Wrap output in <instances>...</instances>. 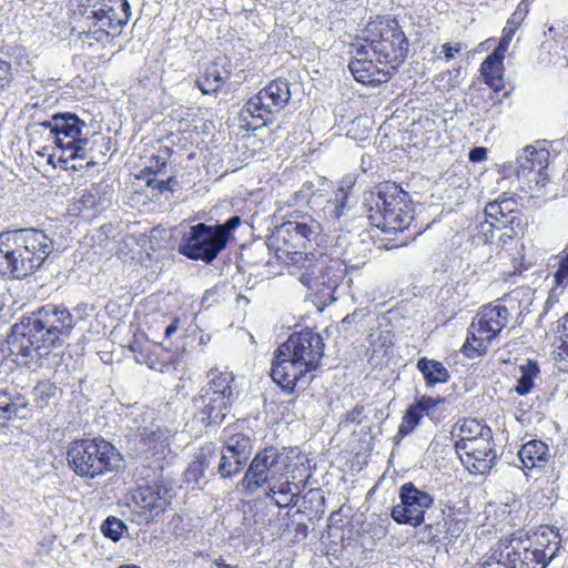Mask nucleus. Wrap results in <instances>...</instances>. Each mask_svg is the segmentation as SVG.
Returning <instances> with one entry per match:
<instances>
[{
  "instance_id": "nucleus-1",
  "label": "nucleus",
  "mask_w": 568,
  "mask_h": 568,
  "mask_svg": "<svg viewBox=\"0 0 568 568\" xmlns=\"http://www.w3.org/2000/svg\"><path fill=\"white\" fill-rule=\"evenodd\" d=\"M74 326L64 306L47 304L11 328L7 343L21 364L38 362L61 347Z\"/></svg>"
},
{
  "instance_id": "nucleus-2",
  "label": "nucleus",
  "mask_w": 568,
  "mask_h": 568,
  "mask_svg": "<svg viewBox=\"0 0 568 568\" xmlns=\"http://www.w3.org/2000/svg\"><path fill=\"white\" fill-rule=\"evenodd\" d=\"M72 30L82 49L120 36L131 17L128 0H72Z\"/></svg>"
},
{
  "instance_id": "nucleus-3",
  "label": "nucleus",
  "mask_w": 568,
  "mask_h": 568,
  "mask_svg": "<svg viewBox=\"0 0 568 568\" xmlns=\"http://www.w3.org/2000/svg\"><path fill=\"white\" fill-rule=\"evenodd\" d=\"M54 251L42 230L18 229L0 234V274L22 278L39 270Z\"/></svg>"
},
{
  "instance_id": "nucleus-4",
  "label": "nucleus",
  "mask_w": 568,
  "mask_h": 568,
  "mask_svg": "<svg viewBox=\"0 0 568 568\" xmlns=\"http://www.w3.org/2000/svg\"><path fill=\"white\" fill-rule=\"evenodd\" d=\"M87 129L84 121L74 113H55L50 120L34 122L28 126L30 143L37 135L51 140L60 151L59 165L64 170L78 171L82 165L70 164L74 160L88 159V165H94L93 156L89 155V139L83 133Z\"/></svg>"
},
{
  "instance_id": "nucleus-5",
  "label": "nucleus",
  "mask_w": 568,
  "mask_h": 568,
  "mask_svg": "<svg viewBox=\"0 0 568 568\" xmlns=\"http://www.w3.org/2000/svg\"><path fill=\"white\" fill-rule=\"evenodd\" d=\"M535 539H501L493 558L507 568H546L559 550L560 536L551 527H545L534 535Z\"/></svg>"
},
{
  "instance_id": "nucleus-6",
  "label": "nucleus",
  "mask_w": 568,
  "mask_h": 568,
  "mask_svg": "<svg viewBox=\"0 0 568 568\" xmlns=\"http://www.w3.org/2000/svg\"><path fill=\"white\" fill-rule=\"evenodd\" d=\"M353 48L358 55L371 52L377 63L394 72L407 57L408 40L396 20L381 19L367 23Z\"/></svg>"
},
{
  "instance_id": "nucleus-7",
  "label": "nucleus",
  "mask_w": 568,
  "mask_h": 568,
  "mask_svg": "<svg viewBox=\"0 0 568 568\" xmlns=\"http://www.w3.org/2000/svg\"><path fill=\"white\" fill-rule=\"evenodd\" d=\"M69 467L81 478L94 479L121 466L120 452L103 437L72 440L67 449Z\"/></svg>"
},
{
  "instance_id": "nucleus-8",
  "label": "nucleus",
  "mask_w": 568,
  "mask_h": 568,
  "mask_svg": "<svg viewBox=\"0 0 568 568\" xmlns=\"http://www.w3.org/2000/svg\"><path fill=\"white\" fill-rule=\"evenodd\" d=\"M367 217L373 226L383 232H403L414 219L408 193L394 183L382 185L372 195Z\"/></svg>"
},
{
  "instance_id": "nucleus-9",
  "label": "nucleus",
  "mask_w": 568,
  "mask_h": 568,
  "mask_svg": "<svg viewBox=\"0 0 568 568\" xmlns=\"http://www.w3.org/2000/svg\"><path fill=\"white\" fill-rule=\"evenodd\" d=\"M508 308L499 303L484 306L473 318L468 336L463 346L464 354L476 358L487 353L509 321Z\"/></svg>"
},
{
  "instance_id": "nucleus-10",
  "label": "nucleus",
  "mask_w": 568,
  "mask_h": 568,
  "mask_svg": "<svg viewBox=\"0 0 568 568\" xmlns=\"http://www.w3.org/2000/svg\"><path fill=\"white\" fill-rule=\"evenodd\" d=\"M284 464L281 453L274 447H267L257 453L250 464L242 485L250 491L256 490L264 484H267V496L278 507L283 504L275 495H284V483L271 485L272 481L283 475Z\"/></svg>"
},
{
  "instance_id": "nucleus-11",
  "label": "nucleus",
  "mask_w": 568,
  "mask_h": 568,
  "mask_svg": "<svg viewBox=\"0 0 568 568\" xmlns=\"http://www.w3.org/2000/svg\"><path fill=\"white\" fill-rule=\"evenodd\" d=\"M282 84L281 78H277L245 103L239 113L241 129L255 131L275 119L284 103Z\"/></svg>"
},
{
  "instance_id": "nucleus-12",
  "label": "nucleus",
  "mask_w": 568,
  "mask_h": 568,
  "mask_svg": "<svg viewBox=\"0 0 568 568\" xmlns=\"http://www.w3.org/2000/svg\"><path fill=\"white\" fill-rule=\"evenodd\" d=\"M225 247L224 234H219L212 225L200 222L183 235L178 251L190 260L210 264Z\"/></svg>"
},
{
  "instance_id": "nucleus-13",
  "label": "nucleus",
  "mask_w": 568,
  "mask_h": 568,
  "mask_svg": "<svg viewBox=\"0 0 568 568\" xmlns=\"http://www.w3.org/2000/svg\"><path fill=\"white\" fill-rule=\"evenodd\" d=\"M135 427L131 430V440L139 454L153 456L156 460L165 457L169 452L171 430L163 427L154 417V413H143L134 420Z\"/></svg>"
},
{
  "instance_id": "nucleus-14",
  "label": "nucleus",
  "mask_w": 568,
  "mask_h": 568,
  "mask_svg": "<svg viewBox=\"0 0 568 568\" xmlns=\"http://www.w3.org/2000/svg\"><path fill=\"white\" fill-rule=\"evenodd\" d=\"M173 498V487L166 481L159 480L139 487L133 494V510L139 517V524H149L166 510Z\"/></svg>"
},
{
  "instance_id": "nucleus-15",
  "label": "nucleus",
  "mask_w": 568,
  "mask_h": 568,
  "mask_svg": "<svg viewBox=\"0 0 568 568\" xmlns=\"http://www.w3.org/2000/svg\"><path fill=\"white\" fill-rule=\"evenodd\" d=\"M400 503L392 509V518L400 525L419 526L425 513L434 504V498L425 490L418 489L413 483L404 484L399 489Z\"/></svg>"
},
{
  "instance_id": "nucleus-16",
  "label": "nucleus",
  "mask_w": 568,
  "mask_h": 568,
  "mask_svg": "<svg viewBox=\"0 0 568 568\" xmlns=\"http://www.w3.org/2000/svg\"><path fill=\"white\" fill-rule=\"evenodd\" d=\"M323 342L320 335L311 329H303L290 335L286 351L291 353L292 366L302 372L315 368L323 354Z\"/></svg>"
},
{
  "instance_id": "nucleus-17",
  "label": "nucleus",
  "mask_w": 568,
  "mask_h": 568,
  "mask_svg": "<svg viewBox=\"0 0 568 568\" xmlns=\"http://www.w3.org/2000/svg\"><path fill=\"white\" fill-rule=\"evenodd\" d=\"M455 449L466 469L475 475L488 474L497 457L493 434L478 440L455 444Z\"/></svg>"
},
{
  "instance_id": "nucleus-18",
  "label": "nucleus",
  "mask_w": 568,
  "mask_h": 568,
  "mask_svg": "<svg viewBox=\"0 0 568 568\" xmlns=\"http://www.w3.org/2000/svg\"><path fill=\"white\" fill-rule=\"evenodd\" d=\"M232 402L200 390L193 398L194 418L204 426H219L230 412Z\"/></svg>"
},
{
  "instance_id": "nucleus-19",
  "label": "nucleus",
  "mask_w": 568,
  "mask_h": 568,
  "mask_svg": "<svg viewBox=\"0 0 568 568\" xmlns=\"http://www.w3.org/2000/svg\"><path fill=\"white\" fill-rule=\"evenodd\" d=\"M351 48V52L355 54V57L352 61H349L348 68L357 82L376 87L387 82L390 79L394 72L386 65L379 64L377 62L375 63L369 58L372 55L371 52H368L367 55H358L354 51L353 44Z\"/></svg>"
},
{
  "instance_id": "nucleus-20",
  "label": "nucleus",
  "mask_w": 568,
  "mask_h": 568,
  "mask_svg": "<svg viewBox=\"0 0 568 568\" xmlns=\"http://www.w3.org/2000/svg\"><path fill=\"white\" fill-rule=\"evenodd\" d=\"M231 65L224 57H217L210 62L196 79V87L203 94H216L222 85L230 79Z\"/></svg>"
},
{
  "instance_id": "nucleus-21",
  "label": "nucleus",
  "mask_w": 568,
  "mask_h": 568,
  "mask_svg": "<svg viewBox=\"0 0 568 568\" xmlns=\"http://www.w3.org/2000/svg\"><path fill=\"white\" fill-rule=\"evenodd\" d=\"M516 206L517 204L513 199H501L488 203L485 207L486 220L481 224L485 235L488 237V232L493 227L510 226L513 229L516 220H518Z\"/></svg>"
},
{
  "instance_id": "nucleus-22",
  "label": "nucleus",
  "mask_w": 568,
  "mask_h": 568,
  "mask_svg": "<svg viewBox=\"0 0 568 568\" xmlns=\"http://www.w3.org/2000/svg\"><path fill=\"white\" fill-rule=\"evenodd\" d=\"M549 151L546 148H536L528 145L524 148L517 155V176L526 179L534 172L547 170L549 164Z\"/></svg>"
},
{
  "instance_id": "nucleus-23",
  "label": "nucleus",
  "mask_w": 568,
  "mask_h": 568,
  "mask_svg": "<svg viewBox=\"0 0 568 568\" xmlns=\"http://www.w3.org/2000/svg\"><path fill=\"white\" fill-rule=\"evenodd\" d=\"M225 453L235 454L237 465H246L253 452V440L247 434L236 430V427H227L221 437Z\"/></svg>"
},
{
  "instance_id": "nucleus-24",
  "label": "nucleus",
  "mask_w": 568,
  "mask_h": 568,
  "mask_svg": "<svg viewBox=\"0 0 568 568\" xmlns=\"http://www.w3.org/2000/svg\"><path fill=\"white\" fill-rule=\"evenodd\" d=\"M207 384L200 390H206L209 395L224 397L230 402H234L236 395L233 390L234 375L232 372H220L219 369H210L207 373Z\"/></svg>"
},
{
  "instance_id": "nucleus-25",
  "label": "nucleus",
  "mask_w": 568,
  "mask_h": 568,
  "mask_svg": "<svg viewBox=\"0 0 568 568\" xmlns=\"http://www.w3.org/2000/svg\"><path fill=\"white\" fill-rule=\"evenodd\" d=\"M30 414L29 404L18 392L0 389V418H27Z\"/></svg>"
},
{
  "instance_id": "nucleus-26",
  "label": "nucleus",
  "mask_w": 568,
  "mask_h": 568,
  "mask_svg": "<svg viewBox=\"0 0 568 568\" xmlns=\"http://www.w3.org/2000/svg\"><path fill=\"white\" fill-rule=\"evenodd\" d=\"M548 446L537 439L529 440L523 445L518 452L523 469L531 470L544 467L548 460Z\"/></svg>"
},
{
  "instance_id": "nucleus-27",
  "label": "nucleus",
  "mask_w": 568,
  "mask_h": 568,
  "mask_svg": "<svg viewBox=\"0 0 568 568\" xmlns=\"http://www.w3.org/2000/svg\"><path fill=\"white\" fill-rule=\"evenodd\" d=\"M455 444L478 440L491 435V429L477 419H463L455 424L453 432Z\"/></svg>"
},
{
  "instance_id": "nucleus-28",
  "label": "nucleus",
  "mask_w": 568,
  "mask_h": 568,
  "mask_svg": "<svg viewBox=\"0 0 568 568\" xmlns=\"http://www.w3.org/2000/svg\"><path fill=\"white\" fill-rule=\"evenodd\" d=\"M504 57L499 53L489 54L480 65V72L484 77L485 83L493 88L495 91L503 89V71H504Z\"/></svg>"
},
{
  "instance_id": "nucleus-29",
  "label": "nucleus",
  "mask_w": 568,
  "mask_h": 568,
  "mask_svg": "<svg viewBox=\"0 0 568 568\" xmlns=\"http://www.w3.org/2000/svg\"><path fill=\"white\" fill-rule=\"evenodd\" d=\"M417 369L422 373L427 386H435L437 384L447 383L450 378V374L443 363L422 357L418 359Z\"/></svg>"
},
{
  "instance_id": "nucleus-30",
  "label": "nucleus",
  "mask_w": 568,
  "mask_h": 568,
  "mask_svg": "<svg viewBox=\"0 0 568 568\" xmlns=\"http://www.w3.org/2000/svg\"><path fill=\"white\" fill-rule=\"evenodd\" d=\"M111 190L108 184L95 183L84 190L79 199L81 209H104L110 202Z\"/></svg>"
},
{
  "instance_id": "nucleus-31",
  "label": "nucleus",
  "mask_w": 568,
  "mask_h": 568,
  "mask_svg": "<svg viewBox=\"0 0 568 568\" xmlns=\"http://www.w3.org/2000/svg\"><path fill=\"white\" fill-rule=\"evenodd\" d=\"M555 338V354L560 371L568 373V313L561 320Z\"/></svg>"
},
{
  "instance_id": "nucleus-32",
  "label": "nucleus",
  "mask_w": 568,
  "mask_h": 568,
  "mask_svg": "<svg viewBox=\"0 0 568 568\" xmlns=\"http://www.w3.org/2000/svg\"><path fill=\"white\" fill-rule=\"evenodd\" d=\"M523 183V189L529 194L530 197L541 199L548 195L549 178L547 170L541 172H534L526 179H519Z\"/></svg>"
},
{
  "instance_id": "nucleus-33",
  "label": "nucleus",
  "mask_w": 568,
  "mask_h": 568,
  "mask_svg": "<svg viewBox=\"0 0 568 568\" xmlns=\"http://www.w3.org/2000/svg\"><path fill=\"white\" fill-rule=\"evenodd\" d=\"M195 457L211 475H214L215 471L217 473V467H220V448L214 444L209 443L202 446Z\"/></svg>"
},
{
  "instance_id": "nucleus-34",
  "label": "nucleus",
  "mask_w": 568,
  "mask_h": 568,
  "mask_svg": "<svg viewBox=\"0 0 568 568\" xmlns=\"http://www.w3.org/2000/svg\"><path fill=\"white\" fill-rule=\"evenodd\" d=\"M520 372L521 375L517 381L515 392L518 395H527L534 387V378L539 373V369L536 363L528 362L527 364L520 366Z\"/></svg>"
},
{
  "instance_id": "nucleus-35",
  "label": "nucleus",
  "mask_w": 568,
  "mask_h": 568,
  "mask_svg": "<svg viewBox=\"0 0 568 568\" xmlns=\"http://www.w3.org/2000/svg\"><path fill=\"white\" fill-rule=\"evenodd\" d=\"M57 393V385L50 381H40L32 390L34 402L41 408L45 407Z\"/></svg>"
},
{
  "instance_id": "nucleus-36",
  "label": "nucleus",
  "mask_w": 568,
  "mask_h": 568,
  "mask_svg": "<svg viewBox=\"0 0 568 568\" xmlns=\"http://www.w3.org/2000/svg\"><path fill=\"white\" fill-rule=\"evenodd\" d=\"M237 457L235 454L225 453L224 448H220V467H217V473L223 478H229L237 475L245 465H237Z\"/></svg>"
},
{
  "instance_id": "nucleus-37",
  "label": "nucleus",
  "mask_w": 568,
  "mask_h": 568,
  "mask_svg": "<svg viewBox=\"0 0 568 568\" xmlns=\"http://www.w3.org/2000/svg\"><path fill=\"white\" fill-rule=\"evenodd\" d=\"M284 343L280 344L274 353L272 359L270 377L273 383L281 389L284 390Z\"/></svg>"
},
{
  "instance_id": "nucleus-38",
  "label": "nucleus",
  "mask_w": 568,
  "mask_h": 568,
  "mask_svg": "<svg viewBox=\"0 0 568 568\" xmlns=\"http://www.w3.org/2000/svg\"><path fill=\"white\" fill-rule=\"evenodd\" d=\"M444 525L446 537L449 540L457 539L463 530L465 529L466 523L455 510L449 509L448 513H444Z\"/></svg>"
},
{
  "instance_id": "nucleus-39",
  "label": "nucleus",
  "mask_w": 568,
  "mask_h": 568,
  "mask_svg": "<svg viewBox=\"0 0 568 568\" xmlns=\"http://www.w3.org/2000/svg\"><path fill=\"white\" fill-rule=\"evenodd\" d=\"M134 358L136 363L144 364L154 371L164 372L169 369V364L160 361L158 355L150 347H144L138 351Z\"/></svg>"
},
{
  "instance_id": "nucleus-40",
  "label": "nucleus",
  "mask_w": 568,
  "mask_h": 568,
  "mask_svg": "<svg viewBox=\"0 0 568 568\" xmlns=\"http://www.w3.org/2000/svg\"><path fill=\"white\" fill-rule=\"evenodd\" d=\"M126 529L125 524L116 517H108L101 525V531L104 537L112 541H119Z\"/></svg>"
},
{
  "instance_id": "nucleus-41",
  "label": "nucleus",
  "mask_w": 568,
  "mask_h": 568,
  "mask_svg": "<svg viewBox=\"0 0 568 568\" xmlns=\"http://www.w3.org/2000/svg\"><path fill=\"white\" fill-rule=\"evenodd\" d=\"M423 416H424V414L420 412V408L412 405L407 409V412L404 415L403 420L399 425V429H398L399 434L403 436L410 434Z\"/></svg>"
},
{
  "instance_id": "nucleus-42",
  "label": "nucleus",
  "mask_w": 568,
  "mask_h": 568,
  "mask_svg": "<svg viewBox=\"0 0 568 568\" xmlns=\"http://www.w3.org/2000/svg\"><path fill=\"white\" fill-rule=\"evenodd\" d=\"M286 234L293 239H308L312 229L306 222L286 220Z\"/></svg>"
},
{
  "instance_id": "nucleus-43",
  "label": "nucleus",
  "mask_w": 568,
  "mask_h": 568,
  "mask_svg": "<svg viewBox=\"0 0 568 568\" xmlns=\"http://www.w3.org/2000/svg\"><path fill=\"white\" fill-rule=\"evenodd\" d=\"M206 469L202 466V464L195 458L186 468L184 473L186 483H195L197 484L201 478L205 477Z\"/></svg>"
},
{
  "instance_id": "nucleus-44",
  "label": "nucleus",
  "mask_w": 568,
  "mask_h": 568,
  "mask_svg": "<svg viewBox=\"0 0 568 568\" xmlns=\"http://www.w3.org/2000/svg\"><path fill=\"white\" fill-rule=\"evenodd\" d=\"M13 80L12 68L9 61L0 57V95Z\"/></svg>"
},
{
  "instance_id": "nucleus-45",
  "label": "nucleus",
  "mask_w": 568,
  "mask_h": 568,
  "mask_svg": "<svg viewBox=\"0 0 568 568\" xmlns=\"http://www.w3.org/2000/svg\"><path fill=\"white\" fill-rule=\"evenodd\" d=\"M241 224V217L237 215L231 216L223 224L212 225L214 230H217L219 234H224L225 236V245H227L229 239L231 236L232 231H234Z\"/></svg>"
},
{
  "instance_id": "nucleus-46",
  "label": "nucleus",
  "mask_w": 568,
  "mask_h": 568,
  "mask_svg": "<svg viewBox=\"0 0 568 568\" xmlns=\"http://www.w3.org/2000/svg\"><path fill=\"white\" fill-rule=\"evenodd\" d=\"M146 184L158 190L160 193H164L166 191H173L178 185V180L175 176H170L166 180L149 179Z\"/></svg>"
},
{
  "instance_id": "nucleus-47",
  "label": "nucleus",
  "mask_w": 568,
  "mask_h": 568,
  "mask_svg": "<svg viewBox=\"0 0 568 568\" xmlns=\"http://www.w3.org/2000/svg\"><path fill=\"white\" fill-rule=\"evenodd\" d=\"M558 285H564L568 280V254L559 262V267L555 274Z\"/></svg>"
},
{
  "instance_id": "nucleus-48",
  "label": "nucleus",
  "mask_w": 568,
  "mask_h": 568,
  "mask_svg": "<svg viewBox=\"0 0 568 568\" xmlns=\"http://www.w3.org/2000/svg\"><path fill=\"white\" fill-rule=\"evenodd\" d=\"M440 400L434 399L432 397H423L417 404H415V407L420 408V412L426 415L429 413L430 409L435 408L436 405Z\"/></svg>"
},
{
  "instance_id": "nucleus-49",
  "label": "nucleus",
  "mask_w": 568,
  "mask_h": 568,
  "mask_svg": "<svg viewBox=\"0 0 568 568\" xmlns=\"http://www.w3.org/2000/svg\"><path fill=\"white\" fill-rule=\"evenodd\" d=\"M365 408L363 405H356L352 410H349L346 415V420L351 423L359 424L364 416Z\"/></svg>"
},
{
  "instance_id": "nucleus-50",
  "label": "nucleus",
  "mask_w": 568,
  "mask_h": 568,
  "mask_svg": "<svg viewBox=\"0 0 568 568\" xmlns=\"http://www.w3.org/2000/svg\"><path fill=\"white\" fill-rule=\"evenodd\" d=\"M511 38H513V32L511 31H509L507 33H504V36L501 37L497 48L494 50V53H499V55L505 57V52L508 49V45H509V43L511 41Z\"/></svg>"
},
{
  "instance_id": "nucleus-51",
  "label": "nucleus",
  "mask_w": 568,
  "mask_h": 568,
  "mask_svg": "<svg viewBox=\"0 0 568 568\" xmlns=\"http://www.w3.org/2000/svg\"><path fill=\"white\" fill-rule=\"evenodd\" d=\"M487 156V149L483 146L474 148L468 153V159L471 162H480Z\"/></svg>"
},
{
  "instance_id": "nucleus-52",
  "label": "nucleus",
  "mask_w": 568,
  "mask_h": 568,
  "mask_svg": "<svg viewBox=\"0 0 568 568\" xmlns=\"http://www.w3.org/2000/svg\"><path fill=\"white\" fill-rule=\"evenodd\" d=\"M298 280L305 286L313 287L314 281H315L314 271H310L308 268H306V271L301 273V275L298 276Z\"/></svg>"
},
{
  "instance_id": "nucleus-53",
  "label": "nucleus",
  "mask_w": 568,
  "mask_h": 568,
  "mask_svg": "<svg viewBox=\"0 0 568 568\" xmlns=\"http://www.w3.org/2000/svg\"><path fill=\"white\" fill-rule=\"evenodd\" d=\"M180 320L174 317L172 318L171 323L165 326L164 328V337L166 339H171L172 336L176 333L179 328Z\"/></svg>"
},
{
  "instance_id": "nucleus-54",
  "label": "nucleus",
  "mask_w": 568,
  "mask_h": 568,
  "mask_svg": "<svg viewBox=\"0 0 568 568\" xmlns=\"http://www.w3.org/2000/svg\"><path fill=\"white\" fill-rule=\"evenodd\" d=\"M462 50V45L456 43L455 45H450L449 43H445L443 45V52L445 54L446 60H450L455 53H458Z\"/></svg>"
},
{
  "instance_id": "nucleus-55",
  "label": "nucleus",
  "mask_w": 568,
  "mask_h": 568,
  "mask_svg": "<svg viewBox=\"0 0 568 568\" xmlns=\"http://www.w3.org/2000/svg\"><path fill=\"white\" fill-rule=\"evenodd\" d=\"M295 536L294 541H300L306 538L307 535V528L303 524H295L294 525Z\"/></svg>"
},
{
  "instance_id": "nucleus-56",
  "label": "nucleus",
  "mask_w": 568,
  "mask_h": 568,
  "mask_svg": "<svg viewBox=\"0 0 568 568\" xmlns=\"http://www.w3.org/2000/svg\"><path fill=\"white\" fill-rule=\"evenodd\" d=\"M165 166V161L164 160H160V158H155V164L154 165H150L149 170L156 174L158 172H160L162 170V168Z\"/></svg>"
},
{
  "instance_id": "nucleus-57",
  "label": "nucleus",
  "mask_w": 568,
  "mask_h": 568,
  "mask_svg": "<svg viewBox=\"0 0 568 568\" xmlns=\"http://www.w3.org/2000/svg\"><path fill=\"white\" fill-rule=\"evenodd\" d=\"M286 258H290L293 263H298L301 262L302 260L306 261L307 257L306 256H303L302 253H298V252H294V253H286Z\"/></svg>"
},
{
  "instance_id": "nucleus-58",
  "label": "nucleus",
  "mask_w": 568,
  "mask_h": 568,
  "mask_svg": "<svg viewBox=\"0 0 568 568\" xmlns=\"http://www.w3.org/2000/svg\"><path fill=\"white\" fill-rule=\"evenodd\" d=\"M215 566H216V568H237V566L227 564L223 558L216 559Z\"/></svg>"
},
{
  "instance_id": "nucleus-59",
  "label": "nucleus",
  "mask_w": 568,
  "mask_h": 568,
  "mask_svg": "<svg viewBox=\"0 0 568 568\" xmlns=\"http://www.w3.org/2000/svg\"><path fill=\"white\" fill-rule=\"evenodd\" d=\"M357 315H358V313H357V311H355V312H353L352 314L346 315V316L343 318L342 323H344V324H346V323H347V324H351L352 322H354V321L356 320Z\"/></svg>"
},
{
  "instance_id": "nucleus-60",
  "label": "nucleus",
  "mask_w": 568,
  "mask_h": 568,
  "mask_svg": "<svg viewBox=\"0 0 568 568\" xmlns=\"http://www.w3.org/2000/svg\"><path fill=\"white\" fill-rule=\"evenodd\" d=\"M496 562L494 564H490V562H487L486 565H484L483 568H507L505 565H503V562L498 561L497 559H495Z\"/></svg>"
},
{
  "instance_id": "nucleus-61",
  "label": "nucleus",
  "mask_w": 568,
  "mask_h": 568,
  "mask_svg": "<svg viewBox=\"0 0 568 568\" xmlns=\"http://www.w3.org/2000/svg\"><path fill=\"white\" fill-rule=\"evenodd\" d=\"M87 307H88V305H87V304H80V305H78V306L75 307V311H77V312H81V311L85 312Z\"/></svg>"
},
{
  "instance_id": "nucleus-62",
  "label": "nucleus",
  "mask_w": 568,
  "mask_h": 568,
  "mask_svg": "<svg viewBox=\"0 0 568 568\" xmlns=\"http://www.w3.org/2000/svg\"><path fill=\"white\" fill-rule=\"evenodd\" d=\"M237 302H239V303L244 302L245 304H247V303H248V300H247V297H245V296H243V295H240V296L237 297Z\"/></svg>"
},
{
  "instance_id": "nucleus-63",
  "label": "nucleus",
  "mask_w": 568,
  "mask_h": 568,
  "mask_svg": "<svg viewBox=\"0 0 568 568\" xmlns=\"http://www.w3.org/2000/svg\"><path fill=\"white\" fill-rule=\"evenodd\" d=\"M120 568H141L136 565H122Z\"/></svg>"
},
{
  "instance_id": "nucleus-64",
  "label": "nucleus",
  "mask_w": 568,
  "mask_h": 568,
  "mask_svg": "<svg viewBox=\"0 0 568 568\" xmlns=\"http://www.w3.org/2000/svg\"><path fill=\"white\" fill-rule=\"evenodd\" d=\"M294 448H288V450L286 449V459L288 458V454H294Z\"/></svg>"
}]
</instances>
